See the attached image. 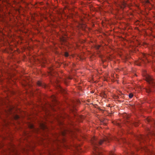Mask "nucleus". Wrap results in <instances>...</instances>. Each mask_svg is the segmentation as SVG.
<instances>
[{"mask_svg":"<svg viewBox=\"0 0 155 155\" xmlns=\"http://www.w3.org/2000/svg\"><path fill=\"white\" fill-rule=\"evenodd\" d=\"M143 58L142 59L138 61V62L136 63V64L138 66L141 65V64L143 63H146L148 61V60L147 59L148 55L143 54Z\"/></svg>","mask_w":155,"mask_h":155,"instance_id":"7ed1b4c3","label":"nucleus"},{"mask_svg":"<svg viewBox=\"0 0 155 155\" xmlns=\"http://www.w3.org/2000/svg\"><path fill=\"white\" fill-rule=\"evenodd\" d=\"M52 69H53L52 68H51L50 70H52Z\"/></svg>","mask_w":155,"mask_h":155,"instance_id":"6ab92c4d","label":"nucleus"},{"mask_svg":"<svg viewBox=\"0 0 155 155\" xmlns=\"http://www.w3.org/2000/svg\"><path fill=\"white\" fill-rule=\"evenodd\" d=\"M118 124V126H120V125L118 123V124Z\"/></svg>","mask_w":155,"mask_h":155,"instance_id":"f3484780","label":"nucleus"},{"mask_svg":"<svg viewBox=\"0 0 155 155\" xmlns=\"http://www.w3.org/2000/svg\"><path fill=\"white\" fill-rule=\"evenodd\" d=\"M37 84L39 86H42L43 87H45V85L44 84H43L40 81H38V82H37Z\"/></svg>","mask_w":155,"mask_h":155,"instance_id":"0eeeda50","label":"nucleus"},{"mask_svg":"<svg viewBox=\"0 0 155 155\" xmlns=\"http://www.w3.org/2000/svg\"><path fill=\"white\" fill-rule=\"evenodd\" d=\"M131 154H133V152H131Z\"/></svg>","mask_w":155,"mask_h":155,"instance_id":"aec40b11","label":"nucleus"},{"mask_svg":"<svg viewBox=\"0 0 155 155\" xmlns=\"http://www.w3.org/2000/svg\"><path fill=\"white\" fill-rule=\"evenodd\" d=\"M137 138L139 141H142L143 142L145 140V137L143 136L140 135Z\"/></svg>","mask_w":155,"mask_h":155,"instance_id":"39448f33","label":"nucleus"},{"mask_svg":"<svg viewBox=\"0 0 155 155\" xmlns=\"http://www.w3.org/2000/svg\"><path fill=\"white\" fill-rule=\"evenodd\" d=\"M111 138L110 137H106L103 140H98L95 137L91 138V143L92 144L94 150L95 151V155H104L99 151V148L98 147L99 145H101L104 141L109 142Z\"/></svg>","mask_w":155,"mask_h":155,"instance_id":"f257e3e1","label":"nucleus"},{"mask_svg":"<svg viewBox=\"0 0 155 155\" xmlns=\"http://www.w3.org/2000/svg\"><path fill=\"white\" fill-rule=\"evenodd\" d=\"M147 130H150L149 128H147Z\"/></svg>","mask_w":155,"mask_h":155,"instance_id":"dca6fc26","label":"nucleus"},{"mask_svg":"<svg viewBox=\"0 0 155 155\" xmlns=\"http://www.w3.org/2000/svg\"><path fill=\"white\" fill-rule=\"evenodd\" d=\"M150 134L155 136V134L153 132H151Z\"/></svg>","mask_w":155,"mask_h":155,"instance_id":"4468645a","label":"nucleus"},{"mask_svg":"<svg viewBox=\"0 0 155 155\" xmlns=\"http://www.w3.org/2000/svg\"><path fill=\"white\" fill-rule=\"evenodd\" d=\"M133 94L132 93L130 94L129 95V98H132L133 97Z\"/></svg>","mask_w":155,"mask_h":155,"instance_id":"f8f14e48","label":"nucleus"},{"mask_svg":"<svg viewBox=\"0 0 155 155\" xmlns=\"http://www.w3.org/2000/svg\"><path fill=\"white\" fill-rule=\"evenodd\" d=\"M51 99L52 101H54V102H56V99L55 97L53 95L51 97Z\"/></svg>","mask_w":155,"mask_h":155,"instance_id":"6e6552de","label":"nucleus"},{"mask_svg":"<svg viewBox=\"0 0 155 155\" xmlns=\"http://www.w3.org/2000/svg\"><path fill=\"white\" fill-rule=\"evenodd\" d=\"M19 118V117L17 115H16L14 116V118L16 120L18 119Z\"/></svg>","mask_w":155,"mask_h":155,"instance_id":"9b49d317","label":"nucleus"},{"mask_svg":"<svg viewBox=\"0 0 155 155\" xmlns=\"http://www.w3.org/2000/svg\"><path fill=\"white\" fill-rule=\"evenodd\" d=\"M41 129L43 130H45L47 128V126L45 124H42L41 125Z\"/></svg>","mask_w":155,"mask_h":155,"instance_id":"423d86ee","label":"nucleus"},{"mask_svg":"<svg viewBox=\"0 0 155 155\" xmlns=\"http://www.w3.org/2000/svg\"><path fill=\"white\" fill-rule=\"evenodd\" d=\"M110 155H115V154L112 151L110 152L109 153Z\"/></svg>","mask_w":155,"mask_h":155,"instance_id":"ddd939ff","label":"nucleus"},{"mask_svg":"<svg viewBox=\"0 0 155 155\" xmlns=\"http://www.w3.org/2000/svg\"><path fill=\"white\" fill-rule=\"evenodd\" d=\"M135 126H137V124H135Z\"/></svg>","mask_w":155,"mask_h":155,"instance_id":"a211bd4d","label":"nucleus"},{"mask_svg":"<svg viewBox=\"0 0 155 155\" xmlns=\"http://www.w3.org/2000/svg\"><path fill=\"white\" fill-rule=\"evenodd\" d=\"M65 55L66 57H68V54L67 53H65Z\"/></svg>","mask_w":155,"mask_h":155,"instance_id":"2eb2a0df","label":"nucleus"},{"mask_svg":"<svg viewBox=\"0 0 155 155\" xmlns=\"http://www.w3.org/2000/svg\"><path fill=\"white\" fill-rule=\"evenodd\" d=\"M146 121L148 122L150 125H153L155 123V121L151 117H148L146 119Z\"/></svg>","mask_w":155,"mask_h":155,"instance_id":"20e7f679","label":"nucleus"},{"mask_svg":"<svg viewBox=\"0 0 155 155\" xmlns=\"http://www.w3.org/2000/svg\"><path fill=\"white\" fill-rule=\"evenodd\" d=\"M146 80L150 84L148 88L146 89L147 93H149L153 91V87L154 84V81L151 76L147 74L145 77Z\"/></svg>","mask_w":155,"mask_h":155,"instance_id":"f03ea898","label":"nucleus"},{"mask_svg":"<svg viewBox=\"0 0 155 155\" xmlns=\"http://www.w3.org/2000/svg\"><path fill=\"white\" fill-rule=\"evenodd\" d=\"M29 127L31 129H34V126L32 124H29Z\"/></svg>","mask_w":155,"mask_h":155,"instance_id":"9d476101","label":"nucleus"},{"mask_svg":"<svg viewBox=\"0 0 155 155\" xmlns=\"http://www.w3.org/2000/svg\"><path fill=\"white\" fill-rule=\"evenodd\" d=\"M144 150L145 151V152H148L149 151V152H150L149 150V149L147 147H145L144 148Z\"/></svg>","mask_w":155,"mask_h":155,"instance_id":"1a4fd4ad","label":"nucleus"}]
</instances>
